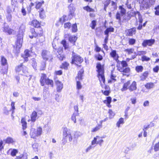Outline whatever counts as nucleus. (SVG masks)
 <instances>
[{"mask_svg": "<svg viewBox=\"0 0 159 159\" xmlns=\"http://www.w3.org/2000/svg\"><path fill=\"white\" fill-rule=\"evenodd\" d=\"M84 73V70L83 69H81L79 71L78 73V76L76 78V79H78L79 80H81L82 79L83 74Z\"/></svg>", "mask_w": 159, "mask_h": 159, "instance_id": "obj_26", "label": "nucleus"}, {"mask_svg": "<svg viewBox=\"0 0 159 159\" xmlns=\"http://www.w3.org/2000/svg\"><path fill=\"white\" fill-rule=\"evenodd\" d=\"M22 68H24L25 69V71H26L27 70V68L26 67L24 66L22 63L19 66H18L16 68V71L17 72H19L20 71L22 70Z\"/></svg>", "mask_w": 159, "mask_h": 159, "instance_id": "obj_24", "label": "nucleus"}, {"mask_svg": "<svg viewBox=\"0 0 159 159\" xmlns=\"http://www.w3.org/2000/svg\"><path fill=\"white\" fill-rule=\"evenodd\" d=\"M102 127V125H101V124H98L97 126L92 129L91 132H97L101 129Z\"/></svg>", "mask_w": 159, "mask_h": 159, "instance_id": "obj_29", "label": "nucleus"}, {"mask_svg": "<svg viewBox=\"0 0 159 159\" xmlns=\"http://www.w3.org/2000/svg\"><path fill=\"white\" fill-rule=\"evenodd\" d=\"M155 2V0H142L140 7L144 9H147L151 5H153Z\"/></svg>", "mask_w": 159, "mask_h": 159, "instance_id": "obj_4", "label": "nucleus"}, {"mask_svg": "<svg viewBox=\"0 0 159 159\" xmlns=\"http://www.w3.org/2000/svg\"><path fill=\"white\" fill-rule=\"evenodd\" d=\"M96 146V145H95L94 146H93L92 145H90L89 147H88L85 150V152H88L89 151H90L91 149L94 148Z\"/></svg>", "mask_w": 159, "mask_h": 159, "instance_id": "obj_58", "label": "nucleus"}, {"mask_svg": "<svg viewBox=\"0 0 159 159\" xmlns=\"http://www.w3.org/2000/svg\"><path fill=\"white\" fill-rule=\"evenodd\" d=\"M30 51L28 49L25 50L24 51L25 55L24 56L29 57L30 56Z\"/></svg>", "mask_w": 159, "mask_h": 159, "instance_id": "obj_59", "label": "nucleus"}, {"mask_svg": "<svg viewBox=\"0 0 159 159\" xmlns=\"http://www.w3.org/2000/svg\"><path fill=\"white\" fill-rule=\"evenodd\" d=\"M46 66V63L44 61H42L41 63V65L40 67V70H43Z\"/></svg>", "mask_w": 159, "mask_h": 159, "instance_id": "obj_46", "label": "nucleus"}, {"mask_svg": "<svg viewBox=\"0 0 159 159\" xmlns=\"http://www.w3.org/2000/svg\"><path fill=\"white\" fill-rule=\"evenodd\" d=\"M14 142L13 139L10 137L7 138L6 140V143H12Z\"/></svg>", "mask_w": 159, "mask_h": 159, "instance_id": "obj_48", "label": "nucleus"}, {"mask_svg": "<svg viewBox=\"0 0 159 159\" xmlns=\"http://www.w3.org/2000/svg\"><path fill=\"white\" fill-rule=\"evenodd\" d=\"M58 55H57V57L59 59L61 60H63L65 58L64 55L63 54H61V53H59V52Z\"/></svg>", "mask_w": 159, "mask_h": 159, "instance_id": "obj_52", "label": "nucleus"}, {"mask_svg": "<svg viewBox=\"0 0 159 159\" xmlns=\"http://www.w3.org/2000/svg\"><path fill=\"white\" fill-rule=\"evenodd\" d=\"M154 85L153 83L149 82L147 83L145 85V87L148 89H150L153 88Z\"/></svg>", "mask_w": 159, "mask_h": 159, "instance_id": "obj_30", "label": "nucleus"}, {"mask_svg": "<svg viewBox=\"0 0 159 159\" xmlns=\"http://www.w3.org/2000/svg\"><path fill=\"white\" fill-rule=\"evenodd\" d=\"M17 39L16 43V49L19 51V49L22 46L23 42V37L21 34H19L17 35Z\"/></svg>", "mask_w": 159, "mask_h": 159, "instance_id": "obj_6", "label": "nucleus"}, {"mask_svg": "<svg viewBox=\"0 0 159 159\" xmlns=\"http://www.w3.org/2000/svg\"><path fill=\"white\" fill-rule=\"evenodd\" d=\"M38 146L39 144L37 143H34L32 144V147L34 151H37Z\"/></svg>", "mask_w": 159, "mask_h": 159, "instance_id": "obj_45", "label": "nucleus"}, {"mask_svg": "<svg viewBox=\"0 0 159 159\" xmlns=\"http://www.w3.org/2000/svg\"><path fill=\"white\" fill-rule=\"evenodd\" d=\"M17 152L18 151L16 149H13L11 152V155L12 156H16Z\"/></svg>", "mask_w": 159, "mask_h": 159, "instance_id": "obj_57", "label": "nucleus"}, {"mask_svg": "<svg viewBox=\"0 0 159 159\" xmlns=\"http://www.w3.org/2000/svg\"><path fill=\"white\" fill-rule=\"evenodd\" d=\"M65 38L68 37L69 40L70 42H74V43L77 40V37L75 35H70L69 34H65Z\"/></svg>", "mask_w": 159, "mask_h": 159, "instance_id": "obj_13", "label": "nucleus"}, {"mask_svg": "<svg viewBox=\"0 0 159 159\" xmlns=\"http://www.w3.org/2000/svg\"><path fill=\"white\" fill-rule=\"evenodd\" d=\"M109 118L110 119L112 118L115 115V113L111 109L109 110Z\"/></svg>", "mask_w": 159, "mask_h": 159, "instance_id": "obj_44", "label": "nucleus"}, {"mask_svg": "<svg viewBox=\"0 0 159 159\" xmlns=\"http://www.w3.org/2000/svg\"><path fill=\"white\" fill-rule=\"evenodd\" d=\"M110 55L111 57L113 58L116 61L117 63V64L120 63V61L118 60L119 57L118 54L116 53V50H112L111 52L110 53Z\"/></svg>", "mask_w": 159, "mask_h": 159, "instance_id": "obj_10", "label": "nucleus"}, {"mask_svg": "<svg viewBox=\"0 0 159 159\" xmlns=\"http://www.w3.org/2000/svg\"><path fill=\"white\" fill-rule=\"evenodd\" d=\"M124 120L123 118H120L116 123V126L118 127H120V124H123L124 123Z\"/></svg>", "mask_w": 159, "mask_h": 159, "instance_id": "obj_37", "label": "nucleus"}, {"mask_svg": "<svg viewBox=\"0 0 159 159\" xmlns=\"http://www.w3.org/2000/svg\"><path fill=\"white\" fill-rule=\"evenodd\" d=\"M37 116V112L35 111H33L31 115V118L32 122H34L36 120Z\"/></svg>", "mask_w": 159, "mask_h": 159, "instance_id": "obj_20", "label": "nucleus"}, {"mask_svg": "<svg viewBox=\"0 0 159 159\" xmlns=\"http://www.w3.org/2000/svg\"><path fill=\"white\" fill-rule=\"evenodd\" d=\"M111 98L110 97H107V100H105L104 101V102L107 104V105L109 107H111V106L110 105V103L111 102Z\"/></svg>", "mask_w": 159, "mask_h": 159, "instance_id": "obj_21", "label": "nucleus"}, {"mask_svg": "<svg viewBox=\"0 0 159 159\" xmlns=\"http://www.w3.org/2000/svg\"><path fill=\"white\" fill-rule=\"evenodd\" d=\"M36 5L35 6V7L37 9H40V7L41 6L42 4H43L44 3V2L43 1H42L41 2H36Z\"/></svg>", "mask_w": 159, "mask_h": 159, "instance_id": "obj_40", "label": "nucleus"}, {"mask_svg": "<svg viewBox=\"0 0 159 159\" xmlns=\"http://www.w3.org/2000/svg\"><path fill=\"white\" fill-rule=\"evenodd\" d=\"M154 149L155 152L159 150V142L155 145Z\"/></svg>", "mask_w": 159, "mask_h": 159, "instance_id": "obj_64", "label": "nucleus"}, {"mask_svg": "<svg viewBox=\"0 0 159 159\" xmlns=\"http://www.w3.org/2000/svg\"><path fill=\"white\" fill-rule=\"evenodd\" d=\"M130 81H128L126 83H125L123 86V88L121 89V90L122 91H124L127 90L128 89V87L129 85L130 84Z\"/></svg>", "mask_w": 159, "mask_h": 159, "instance_id": "obj_18", "label": "nucleus"}, {"mask_svg": "<svg viewBox=\"0 0 159 159\" xmlns=\"http://www.w3.org/2000/svg\"><path fill=\"white\" fill-rule=\"evenodd\" d=\"M137 15L138 16L139 24H142L143 20L142 18V16L140 15V13L139 12H137Z\"/></svg>", "mask_w": 159, "mask_h": 159, "instance_id": "obj_50", "label": "nucleus"}, {"mask_svg": "<svg viewBox=\"0 0 159 159\" xmlns=\"http://www.w3.org/2000/svg\"><path fill=\"white\" fill-rule=\"evenodd\" d=\"M32 66L34 70H36L37 64L35 59L34 58L32 59Z\"/></svg>", "mask_w": 159, "mask_h": 159, "instance_id": "obj_41", "label": "nucleus"}, {"mask_svg": "<svg viewBox=\"0 0 159 159\" xmlns=\"http://www.w3.org/2000/svg\"><path fill=\"white\" fill-rule=\"evenodd\" d=\"M96 25V21L95 20H93L90 25V26L91 27L92 29H94L95 26Z\"/></svg>", "mask_w": 159, "mask_h": 159, "instance_id": "obj_53", "label": "nucleus"}, {"mask_svg": "<svg viewBox=\"0 0 159 159\" xmlns=\"http://www.w3.org/2000/svg\"><path fill=\"white\" fill-rule=\"evenodd\" d=\"M97 138H99V137L98 136H96V137H95L93 138V139L91 143V145L93 146H94V145H96L98 144H97Z\"/></svg>", "mask_w": 159, "mask_h": 159, "instance_id": "obj_34", "label": "nucleus"}, {"mask_svg": "<svg viewBox=\"0 0 159 159\" xmlns=\"http://www.w3.org/2000/svg\"><path fill=\"white\" fill-rule=\"evenodd\" d=\"M137 89V84L135 81H133L128 87V89L130 92H134Z\"/></svg>", "mask_w": 159, "mask_h": 159, "instance_id": "obj_12", "label": "nucleus"}, {"mask_svg": "<svg viewBox=\"0 0 159 159\" xmlns=\"http://www.w3.org/2000/svg\"><path fill=\"white\" fill-rule=\"evenodd\" d=\"M103 140L101 139L100 137H99V138H97V144H99L100 146H102V144L103 143Z\"/></svg>", "mask_w": 159, "mask_h": 159, "instance_id": "obj_49", "label": "nucleus"}, {"mask_svg": "<svg viewBox=\"0 0 159 159\" xmlns=\"http://www.w3.org/2000/svg\"><path fill=\"white\" fill-rule=\"evenodd\" d=\"M136 40L134 39H130L129 40V45H133L135 43Z\"/></svg>", "mask_w": 159, "mask_h": 159, "instance_id": "obj_51", "label": "nucleus"}, {"mask_svg": "<svg viewBox=\"0 0 159 159\" xmlns=\"http://www.w3.org/2000/svg\"><path fill=\"white\" fill-rule=\"evenodd\" d=\"M63 129L62 139L61 144L62 145H64L67 142V140L70 142H71L73 138L70 129L66 127L63 128Z\"/></svg>", "mask_w": 159, "mask_h": 159, "instance_id": "obj_1", "label": "nucleus"}, {"mask_svg": "<svg viewBox=\"0 0 159 159\" xmlns=\"http://www.w3.org/2000/svg\"><path fill=\"white\" fill-rule=\"evenodd\" d=\"M36 131V133H37L38 136H40L42 134V129L41 127H39L37 128V130Z\"/></svg>", "mask_w": 159, "mask_h": 159, "instance_id": "obj_42", "label": "nucleus"}, {"mask_svg": "<svg viewBox=\"0 0 159 159\" xmlns=\"http://www.w3.org/2000/svg\"><path fill=\"white\" fill-rule=\"evenodd\" d=\"M121 64L122 67H121L124 68L128 66V64L125 61H120V64Z\"/></svg>", "mask_w": 159, "mask_h": 159, "instance_id": "obj_47", "label": "nucleus"}, {"mask_svg": "<svg viewBox=\"0 0 159 159\" xmlns=\"http://www.w3.org/2000/svg\"><path fill=\"white\" fill-rule=\"evenodd\" d=\"M72 64H76V63H80L82 62L83 61V59L79 55L76 54L75 53L73 52L72 57Z\"/></svg>", "mask_w": 159, "mask_h": 159, "instance_id": "obj_5", "label": "nucleus"}, {"mask_svg": "<svg viewBox=\"0 0 159 159\" xmlns=\"http://www.w3.org/2000/svg\"><path fill=\"white\" fill-rule=\"evenodd\" d=\"M83 8L84 10H85L87 11H88L89 12H92L93 11V9L91 8L90 7H89L88 6L84 7Z\"/></svg>", "mask_w": 159, "mask_h": 159, "instance_id": "obj_56", "label": "nucleus"}, {"mask_svg": "<svg viewBox=\"0 0 159 159\" xmlns=\"http://www.w3.org/2000/svg\"><path fill=\"white\" fill-rule=\"evenodd\" d=\"M40 33L38 32L37 30H35L34 28H32L30 29V32L31 35L29 34V37L31 39H33L34 37L37 38L38 37H41L43 35V30L41 28H39Z\"/></svg>", "mask_w": 159, "mask_h": 159, "instance_id": "obj_3", "label": "nucleus"}, {"mask_svg": "<svg viewBox=\"0 0 159 159\" xmlns=\"http://www.w3.org/2000/svg\"><path fill=\"white\" fill-rule=\"evenodd\" d=\"M119 9L120 10V12L121 13L122 16H123L125 14L126 10L122 7V6H120L119 7Z\"/></svg>", "mask_w": 159, "mask_h": 159, "instance_id": "obj_36", "label": "nucleus"}, {"mask_svg": "<svg viewBox=\"0 0 159 159\" xmlns=\"http://www.w3.org/2000/svg\"><path fill=\"white\" fill-rule=\"evenodd\" d=\"M155 41V40L154 39L145 40L143 43L142 45L143 47H146L147 45L151 46L154 44Z\"/></svg>", "mask_w": 159, "mask_h": 159, "instance_id": "obj_11", "label": "nucleus"}, {"mask_svg": "<svg viewBox=\"0 0 159 159\" xmlns=\"http://www.w3.org/2000/svg\"><path fill=\"white\" fill-rule=\"evenodd\" d=\"M61 43L62 44L65 49H68L69 48L68 44L66 43V40H62L61 42Z\"/></svg>", "mask_w": 159, "mask_h": 159, "instance_id": "obj_35", "label": "nucleus"}, {"mask_svg": "<svg viewBox=\"0 0 159 159\" xmlns=\"http://www.w3.org/2000/svg\"><path fill=\"white\" fill-rule=\"evenodd\" d=\"M6 11L7 13L6 14H11L12 10L9 6L7 7Z\"/></svg>", "mask_w": 159, "mask_h": 159, "instance_id": "obj_60", "label": "nucleus"}, {"mask_svg": "<svg viewBox=\"0 0 159 159\" xmlns=\"http://www.w3.org/2000/svg\"><path fill=\"white\" fill-rule=\"evenodd\" d=\"M3 30L4 32H7L9 34H10L12 33V31L7 25L4 26Z\"/></svg>", "mask_w": 159, "mask_h": 159, "instance_id": "obj_22", "label": "nucleus"}, {"mask_svg": "<svg viewBox=\"0 0 159 159\" xmlns=\"http://www.w3.org/2000/svg\"><path fill=\"white\" fill-rule=\"evenodd\" d=\"M1 63L2 66H5V71H7L8 67L7 65V60L3 56L1 57Z\"/></svg>", "mask_w": 159, "mask_h": 159, "instance_id": "obj_16", "label": "nucleus"}, {"mask_svg": "<svg viewBox=\"0 0 159 159\" xmlns=\"http://www.w3.org/2000/svg\"><path fill=\"white\" fill-rule=\"evenodd\" d=\"M69 64L66 62H65L62 64V68L66 69L67 68Z\"/></svg>", "mask_w": 159, "mask_h": 159, "instance_id": "obj_62", "label": "nucleus"}, {"mask_svg": "<svg viewBox=\"0 0 159 159\" xmlns=\"http://www.w3.org/2000/svg\"><path fill=\"white\" fill-rule=\"evenodd\" d=\"M77 30V26L76 24L73 25L72 26V31L73 32H75Z\"/></svg>", "mask_w": 159, "mask_h": 159, "instance_id": "obj_55", "label": "nucleus"}, {"mask_svg": "<svg viewBox=\"0 0 159 159\" xmlns=\"http://www.w3.org/2000/svg\"><path fill=\"white\" fill-rule=\"evenodd\" d=\"M31 138L34 139L36 137H38V135L36 130L34 129H33L31 130L30 134Z\"/></svg>", "mask_w": 159, "mask_h": 159, "instance_id": "obj_23", "label": "nucleus"}, {"mask_svg": "<svg viewBox=\"0 0 159 159\" xmlns=\"http://www.w3.org/2000/svg\"><path fill=\"white\" fill-rule=\"evenodd\" d=\"M126 35L129 36H132L133 34H134L136 32V28H133L132 29H128L126 31Z\"/></svg>", "mask_w": 159, "mask_h": 159, "instance_id": "obj_15", "label": "nucleus"}, {"mask_svg": "<svg viewBox=\"0 0 159 159\" xmlns=\"http://www.w3.org/2000/svg\"><path fill=\"white\" fill-rule=\"evenodd\" d=\"M39 12L40 17L42 19H44L45 17L44 9L42 8H41L40 9Z\"/></svg>", "mask_w": 159, "mask_h": 159, "instance_id": "obj_25", "label": "nucleus"}, {"mask_svg": "<svg viewBox=\"0 0 159 159\" xmlns=\"http://www.w3.org/2000/svg\"><path fill=\"white\" fill-rule=\"evenodd\" d=\"M21 122L22 124L23 129H25L27 127V123L25 121V119L22 118L21 120Z\"/></svg>", "mask_w": 159, "mask_h": 159, "instance_id": "obj_31", "label": "nucleus"}, {"mask_svg": "<svg viewBox=\"0 0 159 159\" xmlns=\"http://www.w3.org/2000/svg\"><path fill=\"white\" fill-rule=\"evenodd\" d=\"M53 94L55 95V100L57 102H59V97L60 95L57 93V92L54 91L53 92Z\"/></svg>", "mask_w": 159, "mask_h": 159, "instance_id": "obj_43", "label": "nucleus"}, {"mask_svg": "<svg viewBox=\"0 0 159 159\" xmlns=\"http://www.w3.org/2000/svg\"><path fill=\"white\" fill-rule=\"evenodd\" d=\"M48 52L46 50L43 51L42 52V56L44 60L47 61L48 60L49 56L48 55Z\"/></svg>", "mask_w": 159, "mask_h": 159, "instance_id": "obj_19", "label": "nucleus"}, {"mask_svg": "<svg viewBox=\"0 0 159 159\" xmlns=\"http://www.w3.org/2000/svg\"><path fill=\"white\" fill-rule=\"evenodd\" d=\"M114 29L112 27H110L107 28L104 31V33L105 35H109V33L110 32H114Z\"/></svg>", "mask_w": 159, "mask_h": 159, "instance_id": "obj_27", "label": "nucleus"}, {"mask_svg": "<svg viewBox=\"0 0 159 159\" xmlns=\"http://www.w3.org/2000/svg\"><path fill=\"white\" fill-rule=\"evenodd\" d=\"M47 76L46 75L42 74L40 80L41 84L42 86L44 85L45 84L47 85H49L50 84V80L48 78L46 79Z\"/></svg>", "mask_w": 159, "mask_h": 159, "instance_id": "obj_7", "label": "nucleus"}, {"mask_svg": "<svg viewBox=\"0 0 159 159\" xmlns=\"http://www.w3.org/2000/svg\"><path fill=\"white\" fill-rule=\"evenodd\" d=\"M45 86L43 90V95L45 99L49 98L50 96L49 92L48 90V85Z\"/></svg>", "mask_w": 159, "mask_h": 159, "instance_id": "obj_14", "label": "nucleus"}, {"mask_svg": "<svg viewBox=\"0 0 159 159\" xmlns=\"http://www.w3.org/2000/svg\"><path fill=\"white\" fill-rule=\"evenodd\" d=\"M148 75V71H146L143 72L140 76L141 80H144L147 77Z\"/></svg>", "mask_w": 159, "mask_h": 159, "instance_id": "obj_28", "label": "nucleus"}, {"mask_svg": "<svg viewBox=\"0 0 159 159\" xmlns=\"http://www.w3.org/2000/svg\"><path fill=\"white\" fill-rule=\"evenodd\" d=\"M125 51L128 52L129 54H131L133 53L134 52L133 48L127 49L125 50Z\"/></svg>", "mask_w": 159, "mask_h": 159, "instance_id": "obj_61", "label": "nucleus"}, {"mask_svg": "<svg viewBox=\"0 0 159 159\" xmlns=\"http://www.w3.org/2000/svg\"><path fill=\"white\" fill-rule=\"evenodd\" d=\"M79 115V113L74 112L71 116V120L73 121L75 123H76V117Z\"/></svg>", "mask_w": 159, "mask_h": 159, "instance_id": "obj_32", "label": "nucleus"}, {"mask_svg": "<svg viewBox=\"0 0 159 159\" xmlns=\"http://www.w3.org/2000/svg\"><path fill=\"white\" fill-rule=\"evenodd\" d=\"M69 10H70L69 16H73L74 12V9L72 7H71L70 6L69 7Z\"/></svg>", "mask_w": 159, "mask_h": 159, "instance_id": "obj_39", "label": "nucleus"}, {"mask_svg": "<svg viewBox=\"0 0 159 159\" xmlns=\"http://www.w3.org/2000/svg\"><path fill=\"white\" fill-rule=\"evenodd\" d=\"M116 66L117 67L118 70L120 72H123L124 75H126L125 74L128 73L130 71V69L129 67H126L125 68L121 67L120 65V63L117 64Z\"/></svg>", "mask_w": 159, "mask_h": 159, "instance_id": "obj_9", "label": "nucleus"}, {"mask_svg": "<svg viewBox=\"0 0 159 159\" xmlns=\"http://www.w3.org/2000/svg\"><path fill=\"white\" fill-rule=\"evenodd\" d=\"M137 12L138 11L133 12V11H131L129 12L128 14L129 16H134L137 15Z\"/></svg>", "mask_w": 159, "mask_h": 159, "instance_id": "obj_54", "label": "nucleus"}, {"mask_svg": "<svg viewBox=\"0 0 159 159\" xmlns=\"http://www.w3.org/2000/svg\"><path fill=\"white\" fill-rule=\"evenodd\" d=\"M102 92L103 94L106 96H108L109 95L110 93L111 92L110 90H105L104 91L103 90H102Z\"/></svg>", "mask_w": 159, "mask_h": 159, "instance_id": "obj_63", "label": "nucleus"}, {"mask_svg": "<svg viewBox=\"0 0 159 159\" xmlns=\"http://www.w3.org/2000/svg\"><path fill=\"white\" fill-rule=\"evenodd\" d=\"M31 25L36 28H41L40 24L37 20H34L31 22Z\"/></svg>", "mask_w": 159, "mask_h": 159, "instance_id": "obj_17", "label": "nucleus"}, {"mask_svg": "<svg viewBox=\"0 0 159 159\" xmlns=\"http://www.w3.org/2000/svg\"><path fill=\"white\" fill-rule=\"evenodd\" d=\"M54 80L57 86V91L60 92L63 88L62 83L57 80V77H55Z\"/></svg>", "mask_w": 159, "mask_h": 159, "instance_id": "obj_8", "label": "nucleus"}, {"mask_svg": "<svg viewBox=\"0 0 159 159\" xmlns=\"http://www.w3.org/2000/svg\"><path fill=\"white\" fill-rule=\"evenodd\" d=\"M96 67L97 69L96 71L98 72L97 77L98 78L100 83L102 81L104 84L105 80L104 76V66L101 65V63H98L97 64Z\"/></svg>", "mask_w": 159, "mask_h": 159, "instance_id": "obj_2", "label": "nucleus"}, {"mask_svg": "<svg viewBox=\"0 0 159 159\" xmlns=\"http://www.w3.org/2000/svg\"><path fill=\"white\" fill-rule=\"evenodd\" d=\"M143 69V68L142 66H137L135 68L136 71L138 73H139L142 72Z\"/></svg>", "mask_w": 159, "mask_h": 159, "instance_id": "obj_33", "label": "nucleus"}, {"mask_svg": "<svg viewBox=\"0 0 159 159\" xmlns=\"http://www.w3.org/2000/svg\"><path fill=\"white\" fill-rule=\"evenodd\" d=\"M6 18L7 21L8 22H11L12 20V16L11 14H6Z\"/></svg>", "mask_w": 159, "mask_h": 159, "instance_id": "obj_38", "label": "nucleus"}]
</instances>
